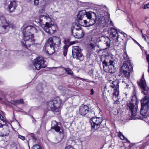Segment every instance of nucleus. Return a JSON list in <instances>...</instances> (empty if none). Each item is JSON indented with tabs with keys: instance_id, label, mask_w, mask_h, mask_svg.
I'll use <instances>...</instances> for the list:
<instances>
[{
	"instance_id": "28",
	"label": "nucleus",
	"mask_w": 149,
	"mask_h": 149,
	"mask_svg": "<svg viewBox=\"0 0 149 149\" xmlns=\"http://www.w3.org/2000/svg\"><path fill=\"white\" fill-rule=\"evenodd\" d=\"M11 103L15 105H16L18 104H22L24 103V102L22 99H20L11 101Z\"/></svg>"
},
{
	"instance_id": "4",
	"label": "nucleus",
	"mask_w": 149,
	"mask_h": 149,
	"mask_svg": "<svg viewBox=\"0 0 149 149\" xmlns=\"http://www.w3.org/2000/svg\"><path fill=\"white\" fill-rule=\"evenodd\" d=\"M105 7L104 5H98L97 7V13L99 18V21L101 26L107 27L108 26H113V23L110 18V14L104 10V8L101 10L103 8Z\"/></svg>"
},
{
	"instance_id": "12",
	"label": "nucleus",
	"mask_w": 149,
	"mask_h": 149,
	"mask_svg": "<svg viewBox=\"0 0 149 149\" xmlns=\"http://www.w3.org/2000/svg\"><path fill=\"white\" fill-rule=\"evenodd\" d=\"M102 121L103 119L101 117H95L91 118L90 122L92 128L95 130L98 129L100 127Z\"/></svg>"
},
{
	"instance_id": "11",
	"label": "nucleus",
	"mask_w": 149,
	"mask_h": 149,
	"mask_svg": "<svg viewBox=\"0 0 149 149\" xmlns=\"http://www.w3.org/2000/svg\"><path fill=\"white\" fill-rule=\"evenodd\" d=\"M72 55L74 58L80 61H82L84 59V56L81 52V49L78 46H74L73 47Z\"/></svg>"
},
{
	"instance_id": "27",
	"label": "nucleus",
	"mask_w": 149,
	"mask_h": 149,
	"mask_svg": "<svg viewBox=\"0 0 149 149\" xmlns=\"http://www.w3.org/2000/svg\"><path fill=\"white\" fill-rule=\"evenodd\" d=\"M43 26L44 27V29L45 32L50 34H53V32H51L49 30V29L50 27V24L48 22H46L45 24Z\"/></svg>"
},
{
	"instance_id": "3",
	"label": "nucleus",
	"mask_w": 149,
	"mask_h": 149,
	"mask_svg": "<svg viewBox=\"0 0 149 149\" xmlns=\"http://www.w3.org/2000/svg\"><path fill=\"white\" fill-rule=\"evenodd\" d=\"M70 95L65 93V95L62 96L61 100L58 97H56L51 101L46 103L47 111H45L44 113L45 114L48 111L51 110L54 112H57L59 111L60 108L61 107V100L65 102L67 100Z\"/></svg>"
},
{
	"instance_id": "43",
	"label": "nucleus",
	"mask_w": 149,
	"mask_h": 149,
	"mask_svg": "<svg viewBox=\"0 0 149 149\" xmlns=\"http://www.w3.org/2000/svg\"><path fill=\"white\" fill-rule=\"evenodd\" d=\"M91 93H90V95H93L94 93V90L93 89H91Z\"/></svg>"
},
{
	"instance_id": "10",
	"label": "nucleus",
	"mask_w": 149,
	"mask_h": 149,
	"mask_svg": "<svg viewBox=\"0 0 149 149\" xmlns=\"http://www.w3.org/2000/svg\"><path fill=\"white\" fill-rule=\"evenodd\" d=\"M33 65L34 67L33 68L38 70L47 66L46 62L42 57H38L35 59L33 62Z\"/></svg>"
},
{
	"instance_id": "46",
	"label": "nucleus",
	"mask_w": 149,
	"mask_h": 149,
	"mask_svg": "<svg viewBox=\"0 0 149 149\" xmlns=\"http://www.w3.org/2000/svg\"><path fill=\"white\" fill-rule=\"evenodd\" d=\"M50 29H49V30L50 31H52V25L51 24H50Z\"/></svg>"
},
{
	"instance_id": "1",
	"label": "nucleus",
	"mask_w": 149,
	"mask_h": 149,
	"mask_svg": "<svg viewBox=\"0 0 149 149\" xmlns=\"http://www.w3.org/2000/svg\"><path fill=\"white\" fill-rule=\"evenodd\" d=\"M78 21L81 26H89L95 23L96 14L93 12H86L85 10L79 11L77 15Z\"/></svg>"
},
{
	"instance_id": "15",
	"label": "nucleus",
	"mask_w": 149,
	"mask_h": 149,
	"mask_svg": "<svg viewBox=\"0 0 149 149\" xmlns=\"http://www.w3.org/2000/svg\"><path fill=\"white\" fill-rule=\"evenodd\" d=\"M115 62L113 61L110 60L109 62H108L107 60L105 59L103 62V67L105 66H108L109 69V71L110 73H114L115 71V68L114 65Z\"/></svg>"
},
{
	"instance_id": "6",
	"label": "nucleus",
	"mask_w": 149,
	"mask_h": 149,
	"mask_svg": "<svg viewBox=\"0 0 149 149\" xmlns=\"http://www.w3.org/2000/svg\"><path fill=\"white\" fill-rule=\"evenodd\" d=\"M110 36L114 42H120L124 40V37L127 36V34L124 33H119L116 28H111L110 30Z\"/></svg>"
},
{
	"instance_id": "50",
	"label": "nucleus",
	"mask_w": 149,
	"mask_h": 149,
	"mask_svg": "<svg viewBox=\"0 0 149 149\" xmlns=\"http://www.w3.org/2000/svg\"><path fill=\"white\" fill-rule=\"evenodd\" d=\"M139 46L140 45L138 42V43H136Z\"/></svg>"
},
{
	"instance_id": "33",
	"label": "nucleus",
	"mask_w": 149,
	"mask_h": 149,
	"mask_svg": "<svg viewBox=\"0 0 149 149\" xmlns=\"http://www.w3.org/2000/svg\"><path fill=\"white\" fill-rule=\"evenodd\" d=\"M52 31L51 32H53V33L56 31L57 27L55 25H52Z\"/></svg>"
},
{
	"instance_id": "20",
	"label": "nucleus",
	"mask_w": 149,
	"mask_h": 149,
	"mask_svg": "<svg viewBox=\"0 0 149 149\" xmlns=\"http://www.w3.org/2000/svg\"><path fill=\"white\" fill-rule=\"evenodd\" d=\"M59 124L55 121H53L52 122V129L54 130L56 132H58L60 133L63 132V130L59 126Z\"/></svg>"
},
{
	"instance_id": "2",
	"label": "nucleus",
	"mask_w": 149,
	"mask_h": 149,
	"mask_svg": "<svg viewBox=\"0 0 149 149\" xmlns=\"http://www.w3.org/2000/svg\"><path fill=\"white\" fill-rule=\"evenodd\" d=\"M22 29L24 35L23 40L21 41L23 47H27L33 44L35 42L33 33H37L38 30L37 28L31 25L25 26H24Z\"/></svg>"
},
{
	"instance_id": "26",
	"label": "nucleus",
	"mask_w": 149,
	"mask_h": 149,
	"mask_svg": "<svg viewBox=\"0 0 149 149\" xmlns=\"http://www.w3.org/2000/svg\"><path fill=\"white\" fill-rule=\"evenodd\" d=\"M101 39L102 40H104V43L106 44L107 47H109L110 45V40L108 37H105L103 36L100 37Z\"/></svg>"
},
{
	"instance_id": "7",
	"label": "nucleus",
	"mask_w": 149,
	"mask_h": 149,
	"mask_svg": "<svg viewBox=\"0 0 149 149\" xmlns=\"http://www.w3.org/2000/svg\"><path fill=\"white\" fill-rule=\"evenodd\" d=\"M72 34L75 38L80 39L84 35V32L81 27L76 23H74L71 28Z\"/></svg>"
},
{
	"instance_id": "45",
	"label": "nucleus",
	"mask_w": 149,
	"mask_h": 149,
	"mask_svg": "<svg viewBox=\"0 0 149 149\" xmlns=\"http://www.w3.org/2000/svg\"><path fill=\"white\" fill-rule=\"evenodd\" d=\"M0 118L2 120V121H3V120H4L3 119V116L1 114H0Z\"/></svg>"
},
{
	"instance_id": "14",
	"label": "nucleus",
	"mask_w": 149,
	"mask_h": 149,
	"mask_svg": "<svg viewBox=\"0 0 149 149\" xmlns=\"http://www.w3.org/2000/svg\"><path fill=\"white\" fill-rule=\"evenodd\" d=\"M149 97L147 96L145 97L141 101V107L140 112L141 113L146 111H147L148 109Z\"/></svg>"
},
{
	"instance_id": "51",
	"label": "nucleus",
	"mask_w": 149,
	"mask_h": 149,
	"mask_svg": "<svg viewBox=\"0 0 149 149\" xmlns=\"http://www.w3.org/2000/svg\"><path fill=\"white\" fill-rule=\"evenodd\" d=\"M2 100V98L0 97V100Z\"/></svg>"
},
{
	"instance_id": "37",
	"label": "nucleus",
	"mask_w": 149,
	"mask_h": 149,
	"mask_svg": "<svg viewBox=\"0 0 149 149\" xmlns=\"http://www.w3.org/2000/svg\"><path fill=\"white\" fill-rule=\"evenodd\" d=\"M3 123H4V124H2L0 123V128L3 127V126L5 125L6 124L5 120H3Z\"/></svg>"
},
{
	"instance_id": "47",
	"label": "nucleus",
	"mask_w": 149,
	"mask_h": 149,
	"mask_svg": "<svg viewBox=\"0 0 149 149\" xmlns=\"http://www.w3.org/2000/svg\"><path fill=\"white\" fill-rule=\"evenodd\" d=\"M84 80L87 82H91V81H89L88 79H85Z\"/></svg>"
},
{
	"instance_id": "22",
	"label": "nucleus",
	"mask_w": 149,
	"mask_h": 149,
	"mask_svg": "<svg viewBox=\"0 0 149 149\" xmlns=\"http://www.w3.org/2000/svg\"><path fill=\"white\" fill-rule=\"evenodd\" d=\"M8 8L9 11L10 12L13 11L15 9L17 5L16 2L14 1H10L8 2Z\"/></svg>"
},
{
	"instance_id": "36",
	"label": "nucleus",
	"mask_w": 149,
	"mask_h": 149,
	"mask_svg": "<svg viewBox=\"0 0 149 149\" xmlns=\"http://www.w3.org/2000/svg\"><path fill=\"white\" fill-rule=\"evenodd\" d=\"M123 83L124 85L126 86V87H125V88H130L131 86L129 84H127L126 83L124 82H123Z\"/></svg>"
},
{
	"instance_id": "38",
	"label": "nucleus",
	"mask_w": 149,
	"mask_h": 149,
	"mask_svg": "<svg viewBox=\"0 0 149 149\" xmlns=\"http://www.w3.org/2000/svg\"><path fill=\"white\" fill-rule=\"evenodd\" d=\"M18 138L21 139L22 140H25V137L19 135L18 136Z\"/></svg>"
},
{
	"instance_id": "9",
	"label": "nucleus",
	"mask_w": 149,
	"mask_h": 149,
	"mask_svg": "<svg viewBox=\"0 0 149 149\" xmlns=\"http://www.w3.org/2000/svg\"><path fill=\"white\" fill-rule=\"evenodd\" d=\"M130 62V60L125 61L123 63V64L121 68V74L123 76H124L127 79L129 78L130 77L129 67L132 68V66H130L131 64Z\"/></svg>"
},
{
	"instance_id": "42",
	"label": "nucleus",
	"mask_w": 149,
	"mask_h": 149,
	"mask_svg": "<svg viewBox=\"0 0 149 149\" xmlns=\"http://www.w3.org/2000/svg\"><path fill=\"white\" fill-rule=\"evenodd\" d=\"M31 137H32V139L33 140V141H36V138L34 136V134H31Z\"/></svg>"
},
{
	"instance_id": "54",
	"label": "nucleus",
	"mask_w": 149,
	"mask_h": 149,
	"mask_svg": "<svg viewBox=\"0 0 149 149\" xmlns=\"http://www.w3.org/2000/svg\"><path fill=\"white\" fill-rule=\"evenodd\" d=\"M135 103L136 104V101H135Z\"/></svg>"
},
{
	"instance_id": "34",
	"label": "nucleus",
	"mask_w": 149,
	"mask_h": 149,
	"mask_svg": "<svg viewBox=\"0 0 149 149\" xmlns=\"http://www.w3.org/2000/svg\"><path fill=\"white\" fill-rule=\"evenodd\" d=\"M123 56L125 60H128L129 59V57L127 55V52H125L124 53Z\"/></svg>"
},
{
	"instance_id": "8",
	"label": "nucleus",
	"mask_w": 149,
	"mask_h": 149,
	"mask_svg": "<svg viewBox=\"0 0 149 149\" xmlns=\"http://www.w3.org/2000/svg\"><path fill=\"white\" fill-rule=\"evenodd\" d=\"M11 26L5 17L3 16H0V34H3L8 32Z\"/></svg>"
},
{
	"instance_id": "52",
	"label": "nucleus",
	"mask_w": 149,
	"mask_h": 149,
	"mask_svg": "<svg viewBox=\"0 0 149 149\" xmlns=\"http://www.w3.org/2000/svg\"><path fill=\"white\" fill-rule=\"evenodd\" d=\"M3 121V123H1V124H4V123H3V121Z\"/></svg>"
},
{
	"instance_id": "5",
	"label": "nucleus",
	"mask_w": 149,
	"mask_h": 149,
	"mask_svg": "<svg viewBox=\"0 0 149 149\" xmlns=\"http://www.w3.org/2000/svg\"><path fill=\"white\" fill-rule=\"evenodd\" d=\"M107 86H106L105 88L107 90L108 89L107 91L108 92H111L112 89L113 88L114 92L113 93V99L114 100V104H119L120 102L118 100V95H119V83L118 81L116 80L113 81L111 80H109L107 83Z\"/></svg>"
},
{
	"instance_id": "29",
	"label": "nucleus",
	"mask_w": 149,
	"mask_h": 149,
	"mask_svg": "<svg viewBox=\"0 0 149 149\" xmlns=\"http://www.w3.org/2000/svg\"><path fill=\"white\" fill-rule=\"evenodd\" d=\"M11 149H21L19 144L13 143L11 145Z\"/></svg>"
},
{
	"instance_id": "41",
	"label": "nucleus",
	"mask_w": 149,
	"mask_h": 149,
	"mask_svg": "<svg viewBox=\"0 0 149 149\" xmlns=\"http://www.w3.org/2000/svg\"><path fill=\"white\" fill-rule=\"evenodd\" d=\"M34 5H37L39 3V0H34Z\"/></svg>"
},
{
	"instance_id": "21",
	"label": "nucleus",
	"mask_w": 149,
	"mask_h": 149,
	"mask_svg": "<svg viewBox=\"0 0 149 149\" xmlns=\"http://www.w3.org/2000/svg\"><path fill=\"white\" fill-rule=\"evenodd\" d=\"M39 20L40 24H42L47 21L49 23L52 21L51 17H49L48 15L40 16L39 17Z\"/></svg>"
},
{
	"instance_id": "48",
	"label": "nucleus",
	"mask_w": 149,
	"mask_h": 149,
	"mask_svg": "<svg viewBox=\"0 0 149 149\" xmlns=\"http://www.w3.org/2000/svg\"><path fill=\"white\" fill-rule=\"evenodd\" d=\"M143 38L144 39L146 40V37L144 36L143 35Z\"/></svg>"
},
{
	"instance_id": "25",
	"label": "nucleus",
	"mask_w": 149,
	"mask_h": 149,
	"mask_svg": "<svg viewBox=\"0 0 149 149\" xmlns=\"http://www.w3.org/2000/svg\"><path fill=\"white\" fill-rule=\"evenodd\" d=\"M147 111H146L143 112L142 113L140 112L142 117V119L146 123L149 122V116L147 114Z\"/></svg>"
},
{
	"instance_id": "49",
	"label": "nucleus",
	"mask_w": 149,
	"mask_h": 149,
	"mask_svg": "<svg viewBox=\"0 0 149 149\" xmlns=\"http://www.w3.org/2000/svg\"><path fill=\"white\" fill-rule=\"evenodd\" d=\"M132 39L136 43H138V42L136 40L133 39Z\"/></svg>"
},
{
	"instance_id": "18",
	"label": "nucleus",
	"mask_w": 149,
	"mask_h": 149,
	"mask_svg": "<svg viewBox=\"0 0 149 149\" xmlns=\"http://www.w3.org/2000/svg\"><path fill=\"white\" fill-rule=\"evenodd\" d=\"M48 42L52 44L54 47L56 48L58 47L61 44L60 38L56 36H54L49 38L48 40Z\"/></svg>"
},
{
	"instance_id": "30",
	"label": "nucleus",
	"mask_w": 149,
	"mask_h": 149,
	"mask_svg": "<svg viewBox=\"0 0 149 149\" xmlns=\"http://www.w3.org/2000/svg\"><path fill=\"white\" fill-rule=\"evenodd\" d=\"M118 136L120 137V139L123 140L125 139L126 141L129 143H130V142L127 138H125L124 136L122 134V133L119 132L118 133Z\"/></svg>"
},
{
	"instance_id": "31",
	"label": "nucleus",
	"mask_w": 149,
	"mask_h": 149,
	"mask_svg": "<svg viewBox=\"0 0 149 149\" xmlns=\"http://www.w3.org/2000/svg\"><path fill=\"white\" fill-rule=\"evenodd\" d=\"M63 69L67 72V73L69 75H72L73 74V72L69 68H63Z\"/></svg>"
},
{
	"instance_id": "53",
	"label": "nucleus",
	"mask_w": 149,
	"mask_h": 149,
	"mask_svg": "<svg viewBox=\"0 0 149 149\" xmlns=\"http://www.w3.org/2000/svg\"><path fill=\"white\" fill-rule=\"evenodd\" d=\"M44 9H43L42 10H43Z\"/></svg>"
},
{
	"instance_id": "24",
	"label": "nucleus",
	"mask_w": 149,
	"mask_h": 149,
	"mask_svg": "<svg viewBox=\"0 0 149 149\" xmlns=\"http://www.w3.org/2000/svg\"><path fill=\"white\" fill-rule=\"evenodd\" d=\"M10 132L9 130L8 127L2 129L0 131V136H4L8 134Z\"/></svg>"
},
{
	"instance_id": "44",
	"label": "nucleus",
	"mask_w": 149,
	"mask_h": 149,
	"mask_svg": "<svg viewBox=\"0 0 149 149\" xmlns=\"http://www.w3.org/2000/svg\"><path fill=\"white\" fill-rule=\"evenodd\" d=\"M146 59L148 62H149V55H146Z\"/></svg>"
},
{
	"instance_id": "39",
	"label": "nucleus",
	"mask_w": 149,
	"mask_h": 149,
	"mask_svg": "<svg viewBox=\"0 0 149 149\" xmlns=\"http://www.w3.org/2000/svg\"><path fill=\"white\" fill-rule=\"evenodd\" d=\"M65 149H75L73 147L71 146H66Z\"/></svg>"
},
{
	"instance_id": "40",
	"label": "nucleus",
	"mask_w": 149,
	"mask_h": 149,
	"mask_svg": "<svg viewBox=\"0 0 149 149\" xmlns=\"http://www.w3.org/2000/svg\"><path fill=\"white\" fill-rule=\"evenodd\" d=\"M143 8L144 9L146 8H149V3L146 5H145L143 7Z\"/></svg>"
},
{
	"instance_id": "35",
	"label": "nucleus",
	"mask_w": 149,
	"mask_h": 149,
	"mask_svg": "<svg viewBox=\"0 0 149 149\" xmlns=\"http://www.w3.org/2000/svg\"><path fill=\"white\" fill-rule=\"evenodd\" d=\"M88 73L91 76H93L95 75L94 71L93 70H89Z\"/></svg>"
},
{
	"instance_id": "32",
	"label": "nucleus",
	"mask_w": 149,
	"mask_h": 149,
	"mask_svg": "<svg viewBox=\"0 0 149 149\" xmlns=\"http://www.w3.org/2000/svg\"><path fill=\"white\" fill-rule=\"evenodd\" d=\"M32 149H41V148L40 145L36 144L33 146Z\"/></svg>"
},
{
	"instance_id": "13",
	"label": "nucleus",
	"mask_w": 149,
	"mask_h": 149,
	"mask_svg": "<svg viewBox=\"0 0 149 149\" xmlns=\"http://www.w3.org/2000/svg\"><path fill=\"white\" fill-rule=\"evenodd\" d=\"M138 84L142 90V93L145 95H149V88L147 86L143 75L139 82H138Z\"/></svg>"
},
{
	"instance_id": "17",
	"label": "nucleus",
	"mask_w": 149,
	"mask_h": 149,
	"mask_svg": "<svg viewBox=\"0 0 149 149\" xmlns=\"http://www.w3.org/2000/svg\"><path fill=\"white\" fill-rule=\"evenodd\" d=\"M55 48L52 44L48 42L47 41L45 43V46L44 47L43 49L45 50L48 54H52L55 52Z\"/></svg>"
},
{
	"instance_id": "23",
	"label": "nucleus",
	"mask_w": 149,
	"mask_h": 149,
	"mask_svg": "<svg viewBox=\"0 0 149 149\" xmlns=\"http://www.w3.org/2000/svg\"><path fill=\"white\" fill-rule=\"evenodd\" d=\"M63 43L65 44V46L63 47V54L64 56H66L67 54L68 45H67L69 43V42L66 39H65L63 41Z\"/></svg>"
},
{
	"instance_id": "16",
	"label": "nucleus",
	"mask_w": 149,
	"mask_h": 149,
	"mask_svg": "<svg viewBox=\"0 0 149 149\" xmlns=\"http://www.w3.org/2000/svg\"><path fill=\"white\" fill-rule=\"evenodd\" d=\"M131 113V116H135L137 114V109L138 106L137 104L134 103L133 101H131L128 105Z\"/></svg>"
},
{
	"instance_id": "19",
	"label": "nucleus",
	"mask_w": 149,
	"mask_h": 149,
	"mask_svg": "<svg viewBox=\"0 0 149 149\" xmlns=\"http://www.w3.org/2000/svg\"><path fill=\"white\" fill-rule=\"evenodd\" d=\"M89 111V107L87 105H82L79 107V113L82 116H85Z\"/></svg>"
}]
</instances>
